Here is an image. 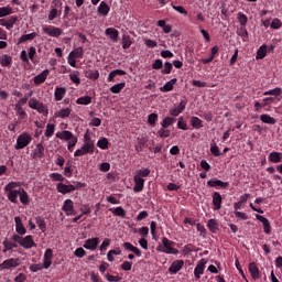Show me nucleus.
<instances>
[{"label": "nucleus", "mask_w": 282, "mask_h": 282, "mask_svg": "<svg viewBox=\"0 0 282 282\" xmlns=\"http://www.w3.org/2000/svg\"><path fill=\"white\" fill-rule=\"evenodd\" d=\"M20 186H21L20 182H10L4 186L3 191L7 194V197L9 202H11V204H19L18 197L21 193V188H19ZM14 188H19V189H14Z\"/></svg>", "instance_id": "obj_1"}, {"label": "nucleus", "mask_w": 282, "mask_h": 282, "mask_svg": "<svg viewBox=\"0 0 282 282\" xmlns=\"http://www.w3.org/2000/svg\"><path fill=\"white\" fill-rule=\"evenodd\" d=\"M84 183L77 182L75 185L73 184H65V183H58L56 185L57 193H61L62 195H67V193H74V191H78L79 188H83Z\"/></svg>", "instance_id": "obj_2"}, {"label": "nucleus", "mask_w": 282, "mask_h": 282, "mask_svg": "<svg viewBox=\"0 0 282 282\" xmlns=\"http://www.w3.org/2000/svg\"><path fill=\"white\" fill-rule=\"evenodd\" d=\"M162 245L163 247L159 249L161 252H164L165 254H180V250L173 248L175 246V242L172 240H169V238L163 237Z\"/></svg>", "instance_id": "obj_3"}, {"label": "nucleus", "mask_w": 282, "mask_h": 282, "mask_svg": "<svg viewBox=\"0 0 282 282\" xmlns=\"http://www.w3.org/2000/svg\"><path fill=\"white\" fill-rule=\"evenodd\" d=\"M30 142H32V135L28 132H24L22 134H20L17 139V143H15V149L17 151L21 150V149H25V147H28V144H30Z\"/></svg>", "instance_id": "obj_4"}, {"label": "nucleus", "mask_w": 282, "mask_h": 282, "mask_svg": "<svg viewBox=\"0 0 282 282\" xmlns=\"http://www.w3.org/2000/svg\"><path fill=\"white\" fill-rule=\"evenodd\" d=\"M29 107L30 109H34L37 113H44V116H47V107L36 98H31L29 100Z\"/></svg>", "instance_id": "obj_5"}, {"label": "nucleus", "mask_w": 282, "mask_h": 282, "mask_svg": "<svg viewBox=\"0 0 282 282\" xmlns=\"http://www.w3.org/2000/svg\"><path fill=\"white\" fill-rule=\"evenodd\" d=\"M20 265H21V260H19V258H11V259L4 260L0 264V269L1 270H10L12 268H19Z\"/></svg>", "instance_id": "obj_6"}, {"label": "nucleus", "mask_w": 282, "mask_h": 282, "mask_svg": "<svg viewBox=\"0 0 282 282\" xmlns=\"http://www.w3.org/2000/svg\"><path fill=\"white\" fill-rule=\"evenodd\" d=\"M62 210L65 213L67 217H72V215H76V209H74V200L73 199L64 200Z\"/></svg>", "instance_id": "obj_7"}, {"label": "nucleus", "mask_w": 282, "mask_h": 282, "mask_svg": "<svg viewBox=\"0 0 282 282\" xmlns=\"http://www.w3.org/2000/svg\"><path fill=\"white\" fill-rule=\"evenodd\" d=\"M20 246L21 248H24V250H30L32 248H36V242H34V237L25 236V237H22Z\"/></svg>", "instance_id": "obj_8"}, {"label": "nucleus", "mask_w": 282, "mask_h": 282, "mask_svg": "<svg viewBox=\"0 0 282 282\" xmlns=\"http://www.w3.org/2000/svg\"><path fill=\"white\" fill-rule=\"evenodd\" d=\"M43 32L44 34H47V36H53L54 39H58V36L63 34V30L56 26L43 28Z\"/></svg>", "instance_id": "obj_9"}, {"label": "nucleus", "mask_w": 282, "mask_h": 282, "mask_svg": "<svg viewBox=\"0 0 282 282\" xmlns=\"http://www.w3.org/2000/svg\"><path fill=\"white\" fill-rule=\"evenodd\" d=\"M17 21H19V17L12 15L9 19H1L0 25H2V28H6L7 30H12Z\"/></svg>", "instance_id": "obj_10"}, {"label": "nucleus", "mask_w": 282, "mask_h": 282, "mask_svg": "<svg viewBox=\"0 0 282 282\" xmlns=\"http://www.w3.org/2000/svg\"><path fill=\"white\" fill-rule=\"evenodd\" d=\"M207 186L210 188H228L229 183L221 180L213 178L207 182Z\"/></svg>", "instance_id": "obj_11"}, {"label": "nucleus", "mask_w": 282, "mask_h": 282, "mask_svg": "<svg viewBox=\"0 0 282 282\" xmlns=\"http://www.w3.org/2000/svg\"><path fill=\"white\" fill-rule=\"evenodd\" d=\"M256 219L263 225L265 235H270L272 232V226H270V220H268V218L262 215H256Z\"/></svg>", "instance_id": "obj_12"}, {"label": "nucleus", "mask_w": 282, "mask_h": 282, "mask_svg": "<svg viewBox=\"0 0 282 282\" xmlns=\"http://www.w3.org/2000/svg\"><path fill=\"white\" fill-rule=\"evenodd\" d=\"M83 147L87 150L88 153H94L96 143L91 140V138H89L88 134H85Z\"/></svg>", "instance_id": "obj_13"}, {"label": "nucleus", "mask_w": 282, "mask_h": 282, "mask_svg": "<svg viewBox=\"0 0 282 282\" xmlns=\"http://www.w3.org/2000/svg\"><path fill=\"white\" fill-rule=\"evenodd\" d=\"M74 133L69 130H63L59 132H56L55 138H58V140H65V142H69L73 138H75Z\"/></svg>", "instance_id": "obj_14"}, {"label": "nucleus", "mask_w": 282, "mask_h": 282, "mask_svg": "<svg viewBox=\"0 0 282 282\" xmlns=\"http://www.w3.org/2000/svg\"><path fill=\"white\" fill-rule=\"evenodd\" d=\"M184 268V260H175L169 268L171 274H177Z\"/></svg>", "instance_id": "obj_15"}, {"label": "nucleus", "mask_w": 282, "mask_h": 282, "mask_svg": "<svg viewBox=\"0 0 282 282\" xmlns=\"http://www.w3.org/2000/svg\"><path fill=\"white\" fill-rule=\"evenodd\" d=\"M133 182H134L133 192L134 193H142V191H144V178L134 175L133 176Z\"/></svg>", "instance_id": "obj_16"}, {"label": "nucleus", "mask_w": 282, "mask_h": 282, "mask_svg": "<svg viewBox=\"0 0 282 282\" xmlns=\"http://www.w3.org/2000/svg\"><path fill=\"white\" fill-rule=\"evenodd\" d=\"M249 272L253 281H258V279H261V271L259 270V267H257V263H249Z\"/></svg>", "instance_id": "obj_17"}, {"label": "nucleus", "mask_w": 282, "mask_h": 282, "mask_svg": "<svg viewBox=\"0 0 282 282\" xmlns=\"http://www.w3.org/2000/svg\"><path fill=\"white\" fill-rule=\"evenodd\" d=\"M105 34L106 36H109V39L113 43H118V37L120 36V32L118 30H116L115 28H107L105 30Z\"/></svg>", "instance_id": "obj_18"}, {"label": "nucleus", "mask_w": 282, "mask_h": 282, "mask_svg": "<svg viewBox=\"0 0 282 282\" xmlns=\"http://www.w3.org/2000/svg\"><path fill=\"white\" fill-rule=\"evenodd\" d=\"M206 268V261L202 259L196 268L194 269V275L196 279H202V274H204V269Z\"/></svg>", "instance_id": "obj_19"}, {"label": "nucleus", "mask_w": 282, "mask_h": 282, "mask_svg": "<svg viewBox=\"0 0 282 282\" xmlns=\"http://www.w3.org/2000/svg\"><path fill=\"white\" fill-rule=\"evenodd\" d=\"M224 198H221V194L219 192L213 193V206L214 210H221V202Z\"/></svg>", "instance_id": "obj_20"}, {"label": "nucleus", "mask_w": 282, "mask_h": 282, "mask_svg": "<svg viewBox=\"0 0 282 282\" xmlns=\"http://www.w3.org/2000/svg\"><path fill=\"white\" fill-rule=\"evenodd\" d=\"M14 223H15V231L18 232V235L23 236L25 235V232H28V230L23 226V221L21 220V217L17 216L14 218Z\"/></svg>", "instance_id": "obj_21"}, {"label": "nucleus", "mask_w": 282, "mask_h": 282, "mask_svg": "<svg viewBox=\"0 0 282 282\" xmlns=\"http://www.w3.org/2000/svg\"><path fill=\"white\" fill-rule=\"evenodd\" d=\"M98 243H99L98 238H90L85 241L84 248L86 250H96V248H98Z\"/></svg>", "instance_id": "obj_22"}, {"label": "nucleus", "mask_w": 282, "mask_h": 282, "mask_svg": "<svg viewBox=\"0 0 282 282\" xmlns=\"http://www.w3.org/2000/svg\"><path fill=\"white\" fill-rule=\"evenodd\" d=\"M66 94H67V88L56 87L55 93H54V97H55L56 102H61V100H63V98H65Z\"/></svg>", "instance_id": "obj_23"}, {"label": "nucleus", "mask_w": 282, "mask_h": 282, "mask_svg": "<svg viewBox=\"0 0 282 282\" xmlns=\"http://www.w3.org/2000/svg\"><path fill=\"white\" fill-rule=\"evenodd\" d=\"M122 248L124 250H129L130 252H133L137 257H142V251L138 248L131 245V242H123Z\"/></svg>", "instance_id": "obj_24"}, {"label": "nucleus", "mask_w": 282, "mask_h": 282, "mask_svg": "<svg viewBox=\"0 0 282 282\" xmlns=\"http://www.w3.org/2000/svg\"><path fill=\"white\" fill-rule=\"evenodd\" d=\"M47 76H50V70L44 69L42 73H40L37 76L34 77V84L41 85L44 80H47Z\"/></svg>", "instance_id": "obj_25"}, {"label": "nucleus", "mask_w": 282, "mask_h": 282, "mask_svg": "<svg viewBox=\"0 0 282 282\" xmlns=\"http://www.w3.org/2000/svg\"><path fill=\"white\" fill-rule=\"evenodd\" d=\"M184 109H186V101H181L177 107L170 109V115L177 117Z\"/></svg>", "instance_id": "obj_26"}, {"label": "nucleus", "mask_w": 282, "mask_h": 282, "mask_svg": "<svg viewBox=\"0 0 282 282\" xmlns=\"http://www.w3.org/2000/svg\"><path fill=\"white\" fill-rule=\"evenodd\" d=\"M45 155V147H43L41 143L36 144L35 150L33 151V158L34 160H41Z\"/></svg>", "instance_id": "obj_27"}, {"label": "nucleus", "mask_w": 282, "mask_h": 282, "mask_svg": "<svg viewBox=\"0 0 282 282\" xmlns=\"http://www.w3.org/2000/svg\"><path fill=\"white\" fill-rule=\"evenodd\" d=\"M110 10L111 8H109V4H107V2L105 1H101L99 7L97 8V12L98 14H101V17H107Z\"/></svg>", "instance_id": "obj_28"}, {"label": "nucleus", "mask_w": 282, "mask_h": 282, "mask_svg": "<svg viewBox=\"0 0 282 282\" xmlns=\"http://www.w3.org/2000/svg\"><path fill=\"white\" fill-rule=\"evenodd\" d=\"M69 116H72V108H63L54 113V118H62L63 120H65V118H69Z\"/></svg>", "instance_id": "obj_29"}, {"label": "nucleus", "mask_w": 282, "mask_h": 282, "mask_svg": "<svg viewBox=\"0 0 282 282\" xmlns=\"http://www.w3.org/2000/svg\"><path fill=\"white\" fill-rule=\"evenodd\" d=\"M19 198L23 206H28V204H30V196L28 195V192H25V189L22 187H20Z\"/></svg>", "instance_id": "obj_30"}, {"label": "nucleus", "mask_w": 282, "mask_h": 282, "mask_svg": "<svg viewBox=\"0 0 282 282\" xmlns=\"http://www.w3.org/2000/svg\"><path fill=\"white\" fill-rule=\"evenodd\" d=\"M267 55H268V45L263 44L258 48L256 58L257 61H262V58Z\"/></svg>", "instance_id": "obj_31"}, {"label": "nucleus", "mask_w": 282, "mask_h": 282, "mask_svg": "<svg viewBox=\"0 0 282 282\" xmlns=\"http://www.w3.org/2000/svg\"><path fill=\"white\" fill-rule=\"evenodd\" d=\"M156 25L159 28H162L164 34H171V31L173 30V28L170 24H166L165 20H159L156 22Z\"/></svg>", "instance_id": "obj_32"}, {"label": "nucleus", "mask_w": 282, "mask_h": 282, "mask_svg": "<svg viewBox=\"0 0 282 282\" xmlns=\"http://www.w3.org/2000/svg\"><path fill=\"white\" fill-rule=\"evenodd\" d=\"M36 36H37L36 32L24 34L18 40V45H21V43H25V41H34Z\"/></svg>", "instance_id": "obj_33"}, {"label": "nucleus", "mask_w": 282, "mask_h": 282, "mask_svg": "<svg viewBox=\"0 0 282 282\" xmlns=\"http://www.w3.org/2000/svg\"><path fill=\"white\" fill-rule=\"evenodd\" d=\"M282 160V153L281 152H271L269 154V162H272L273 164H279Z\"/></svg>", "instance_id": "obj_34"}, {"label": "nucleus", "mask_w": 282, "mask_h": 282, "mask_svg": "<svg viewBox=\"0 0 282 282\" xmlns=\"http://www.w3.org/2000/svg\"><path fill=\"white\" fill-rule=\"evenodd\" d=\"M189 122H191V126L193 127V129L204 128V122L202 121V119H199V117H192Z\"/></svg>", "instance_id": "obj_35"}, {"label": "nucleus", "mask_w": 282, "mask_h": 282, "mask_svg": "<svg viewBox=\"0 0 282 282\" xmlns=\"http://www.w3.org/2000/svg\"><path fill=\"white\" fill-rule=\"evenodd\" d=\"M260 120L261 122H264V124H276V119H274L270 115H261Z\"/></svg>", "instance_id": "obj_36"}, {"label": "nucleus", "mask_w": 282, "mask_h": 282, "mask_svg": "<svg viewBox=\"0 0 282 282\" xmlns=\"http://www.w3.org/2000/svg\"><path fill=\"white\" fill-rule=\"evenodd\" d=\"M177 83V78H173L170 82L165 83L163 87H161V91H173V86Z\"/></svg>", "instance_id": "obj_37"}, {"label": "nucleus", "mask_w": 282, "mask_h": 282, "mask_svg": "<svg viewBox=\"0 0 282 282\" xmlns=\"http://www.w3.org/2000/svg\"><path fill=\"white\" fill-rule=\"evenodd\" d=\"M3 246H4V249L2 252H9V250H13V248H19V246L12 241H9L8 239H4L3 240Z\"/></svg>", "instance_id": "obj_38"}, {"label": "nucleus", "mask_w": 282, "mask_h": 282, "mask_svg": "<svg viewBox=\"0 0 282 282\" xmlns=\"http://www.w3.org/2000/svg\"><path fill=\"white\" fill-rule=\"evenodd\" d=\"M76 105H91V97L86 95L76 99Z\"/></svg>", "instance_id": "obj_39"}, {"label": "nucleus", "mask_w": 282, "mask_h": 282, "mask_svg": "<svg viewBox=\"0 0 282 282\" xmlns=\"http://www.w3.org/2000/svg\"><path fill=\"white\" fill-rule=\"evenodd\" d=\"M2 67H10L12 65V57L10 55H2L0 58Z\"/></svg>", "instance_id": "obj_40"}, {"label": "nucleus", "mask_w": 282, "mask_h": 282, "mask_svg": "<svg viewBox=\"0 0 282 282\" xmlns=\"http://www.w3.org/2000/svg\"><path fill=\"white\" fill-rule=\"evenodd\" d=\"M126 83H119V84H116L113 86L110 87V91L111 94H120L123 89V87H126Z\"/></svg>", "instance_id": "obj_41"}, {"label": "nucleus", "mask_w": 282, "mask_h": 282, "mask_svg": "<svg viewBox=\"0 0 282 282\" xmlns=\"http://www.w3.org/2000/svg\"><path fill=\"white\" fill-rule=\"evenodd\" d=\"M175 122V118L173 117H165L163 119V121L161 122V127L163 129H169V127H171V124H173Z\"/></svg>", "instance_id": "obj_42"}, {"label": "nucleus", "mask_w": 282, "mask_h": 282, "mask_svg": "<svg viewBox=\"0 0 282 282\" xmlns=\"http://www.w3.org/2000/svg\"><path fill=\"white\" fill-rule=\"evenodd\" d=\"M35 224H37V227L40 228V230L42 232H45V230H47V225L45 224V219H43L41 217H36Z\"/></svg>", "instance_id": "obj_43"}, {"label": "nucleus", "mask_w": 282, "mask_h": 282, "mask_svg": "<svg viewBox=\"0 0 282 282\" xmlns=\"http://www.w3.org/2000/svg\"><path fill=\"white\" fill-rule=\"evenodd\" d=\"M207 226L210 232H217L219 230V225L216 219H209Z\"/></svg>", "instance_id": "obj_44"}, {"label": "nucleus", "mask_w": 282, "mask_h": 282, "mask_svg": "<svg viewBox=\"0 0 282 282\" xmlns=\"http://www.w3.org/2000/svg\"><path fill=\"white\" fill-rule=\"evenodd\" d=\"M15 113L17 116H20V118H25V116H28V112L23 110V105L19 102L15 104Z\"/></svg>", "instance_id": "obj_45"}, {"label": "nucleus", "mask_w": 282, "mask_h": 282, "mask_svg": "<svg viewBox=\"0 0 282 282\" xmlns=\"http://www.w3.org/2000/svg\"><path fill=\"white\" fill-rule=\"evenodd\" d=\"M132 44H133V42L131 41V36L123 35V37H122V48L123 50H129V47H131Z\"/></svg>", "instance_id": "obj_46"}, {"label": "nucleus", "mask_w": 282, "mask_h": 282, "mask_svg": "<svg viewBox=\"0 0 282 282\" xmlns=\"http://www.w3.org/2000/svg\"><path fill=\"white\" fill-rule=\"evenodd\" d=\"M84 54H85V52L83 51V47H80V46L69 53V55L75 58H83Z\"/></svg>", "instance_id": "obj_47"}, {"label": "nucleus", "mask_w": 282, "mask_h": 282, "mask_svg": "<svg viewBox=\"0 0 282 282\" xmlns=\"http://www.w3.org/2000/svg\"><path fill=\"white\" fill-rule=\"evenodd\" d=\"M12 7L7 6V7H1L0 8V19L3 17H9V14H12Z\"/></svg>", "instance_id": "obj_48"}, {"label": "nucleus", "mask_w": 282, "mask_h": 282, "mask_svg": "<svg viewBox=\"0 0 282 282\" xmlns=\"http://www.w3.org/2000/svg\"><path fill=\"white\" fill-rule=\"evenodd\" d=\"M110 210L116 217H126L127 215V212L122 207L111 208Z\"/></svg>", "instance_id": "obj_49"}, {"label": "nucleus", "mask_w": 282, "mask_h": 282, "mask_svg": "<svg viewBox=\"0 0 282 282\" xmlns=\"http://www.w3.org/2000/svg\"><path fill=\"white\" fill-rule=\"evenodd\" d=\"M55 129H56V126L54 123H48L46 126L45 137L52 138L54 135Z\"/></svg>", "instance_id": "obj_50"}, {"label": "nucleus", "mask_w": 282, "mask_h": 282, "mask_svg": "<svg viewBox=\"0 0 282 282\" xmlns=\"http://www.w3.org/2000/svg\"><path fill=\"white\" fill-rule=\"evenodd\" d=\"M134 175L137 177H149V175H151V170L149 169H143V170H138Z\"/></svg>", "instance_id": "obj_51"}, {"label": "nucleus", "mask_w": 282, "mask_h": 282, "mask_svg": "<svg viewBox=\"0 0 282 282\" xmlns=\"http://www.w3.org/2000/svg\"><path fill=\"white\" fill-rule=\"evenodd\" d=\"M97 147L99 149H102L104 151H105V149H109V140H107V138H101L97 142Z\"/></svg>", "instance_id": "obj_52"}, {"label": "nucleus", "mask_w": 282, "mask_h": 282, "mask_svg": "<svg viewBox=\"0 0 282 282\" xmlns=\"http://www.w3.org/2000/svg\"><path fill=\"white\" fill-rule=\"evenodd\" d=\"M69 79L74 85H80V77H78V72H73L69 74Z\"/></svg>", "instance_id": "obj_53"}, {"label": "nucleus", "mask_w": 282, "mask_h": 282, "mask_svg": "<svg viewBox=\"0 0 282 282\" xmlns=\"http://www.w3.org/2000/svg\"><path fill=\"white\" fill-rule=\"evenodd\" d=\"M282 89L276 87L264 93V96H281Z\"/></svg>", "instance_id": "obj_54"}, {"label": "nucleus", "mask_w": 282, "mask_h": 282, "mask_svg": "<svg viewBox=\"0 0 282 282\" xmlns=\"http://www.w3.org/2000/svg\"><path fill=\"white\" fill-rule=\"evenodd\" d=\"M155 122H158V113L152 112L148 116V123L154 127Z\"/></svg>", "instance_id": "obj_55"}, {"label": "nucleus", "mask_w": 282, "mask_h": 282, "mask_svg": "<svg viewBox=\"0 0 282 282\" xmlns=\"http://www.w3.org/2000/svg\"><path fill=\"white\" fill-rule=\"evenodd\" d=\"M210 153H213L215 158H219V155H221V151H219V147H217V144L210 145Z\"/></svg>", "instance_id": "obj_56"}, {"label": "nucleus", "mask_w": 282, "mask_h": 282, "mask_svg": "<svg viewBox=\"0 0 282 282\" xmlns=\"http://www.w3.org/2000/svg\"><path fill=\"white\" fill-rule=\"evenodd\" d=\"M87 153H89L83 145L80 149L76 150L74 153L75 158H80L83 155H87Z\"/></svg>", "instance_id": "obj_57"}, {"label": "nucleus", "mask_w": 282, "mask_h": 282, "mask_svg": "<svg viewBox=\"0 0 282 282\" xmlns=\"http://www.w3.org/2000/svg\"><path fill=\"white\" fill-rule=\"evenodd\" d=\"M238 21H239L240 25H246V23H248V17L246 14H243L242 12H239Z\"/></svg>", "instance_id": "obj_58"}, {"label": "nucleus", "mask_w": 282, "mask_h": 282, "mask_svg": "<svg viewBox=\"0 0 282 282\" xmlns=\"http://www.w3.org/2000/svg\"><path fill=\"white\" fill-rule=\"evenodd\" d=\"M171 69H173V64L171 62H166L161 70V74H169Z\"/></svg>", "instance_id": "obj_59"}, {"label": "nucleus", "mask_w": 282, "mask_h": 282, "mask_svg": "<svg viewBox=\"0 0 282 282\" xmlns=\"http://www.w3.org/2000/svg\"><path fill=\"white\" fill-rule=\"evenodd\" d=\"M281 26H282V22H281V20H279V19H274V20L271 22V28H272V30H281Z\"/></svg>", "instance_id": "obj_60"}, {"label": "nucleus", "mask_w": 282, "mask_h": 282, "mask_svg": "<svg viewBox=\"0 0 282 282\" xmlns=\"http://www.w3.org/2000/svg\"><path fill=\"white\" fill-rule=\"evenodd\" d=\"M75 257H77L78 259H83V257H85V254H87V251H85V249L83 248H77L74 252Z\"/></svg>", "instance_id": "obj_61"}, {"label": "nucleus", "mask_w": 282, "mask_h": 282, "mask_svg": "<svg viewBox=\"0 0 282 282\" xmlns=\"http://www.w3.org/2000/svg\"><path fill=\"white\" fill-rule=\"evenodd\" d=\"M67 142H68V145H67L68 151H72L74 147H76V144L78 143V137H75Z\"/></svg>", "instance_id": "obj_62"}, {"label": "nucleus", "mask_w": 282, "mask_h": 282, "mask_svg": "<svg viewBox=\"0 0 282 282\" xmlns=\"http://www.w3.org/2000/svg\"><path fill=\"white\" fill-rule=\"evenodd\" d=\"M147 217H149V212L142 210L135 217V221H142V219H147Z\"/></svg>", "instance_id": "obj_63"}, {"label": "nucleus", "mask_w": 282, "mask_h": 282, "mask_svg": "<svg viewBox=\"0 0 282 282\" xmlns=\"http://www.w3.org/2000/svg\"><path fill=\"white\" fill-rule=\"evenodd\" d=\"M106 280L109 282H118V281H122V278L118 276V275H111V274H106Z\"/></svg>", "instance_id": "obj_64"}]
</instances>
